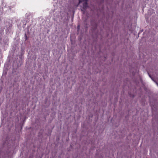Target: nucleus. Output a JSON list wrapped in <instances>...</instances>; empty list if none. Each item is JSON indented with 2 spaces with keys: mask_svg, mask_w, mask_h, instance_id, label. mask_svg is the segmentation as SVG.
Returning a JSON list of instances; mask_svg holds the SVG:
<instances>
[{
  "mask_svg": "<svg viewBox=\"0 0 158 158\" xmlns=\"http://www.w3.org/2000/svg\"><path fill=\"white\" fill-rule=\"evenodd\" d=\"M83 8L81 9V10L82 11H83V13H85V10L88 7V5L87 2H84L83 4Z\"/></svg>",
  "mask_w": 158,
  "mask_h": 158,
  "instance_id": "f257e3e1",
  "label": "nucleus"
},
{
  "mask_svg": "<svg viewBox=\"0 0 158 158\" xmlns=\"http://www.w3.org/2000/svg\"><path fill=\"white\" fill-rule=\"evenodd\" d=\"M157 85H158V83H157Z\"/></svg>",
  "mask_w": 158,
  "mask_h": 158,
  "instance_id": "7ed1b4c3",
  "label": "nucleus"
},
{
  "mask_svg": "<svg viewBox=\"0 0 158 158\" xmlns=\"http://www.w3.org/2000/svg\"><path fill=\"white\" fill-rule=\"evenodd\" d=\"M79 3H80L83 2H87L88 0H79Z\"/></svg>",
  "mask_w": 158,
  "mask_h": 158,
  "instance_id": "f03ea898",
  "label": "nucleus"
}]
</instances>
